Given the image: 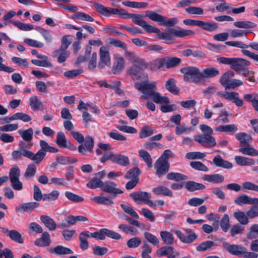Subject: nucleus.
<instances>
[{"instance_id": "obj_1", "label": "nucleus", "mask_w": 258, "mask_h": 258, "mask_svg": "<svg viewBox=\"0 0 258 258\" xmlns=\"http://www.w3.org/2000/svg\"><path fill=\"white\" fill-rule=\"evenodd\" d=\"M135 87L143 93L140 97L141 99L151 98L157 104L169 103V99L167 97L162 96L156 91L157 83L155 81L146 80L136 82L135 84Z\"/></svg>"}, {"instance_id": "obj_2", "label": "nucleus", "mask_w": 258, "mask_h": 258, "mask_svg": "<svg viewBox=\"0 0 258 258\" xmlns=\"http://www.w3.org/2000/svg\"><path fill=\"white\" fill-rule=\"evenodd\" d=\"M113 15H117L124 18H132L134 23L142 27L147 33H158L159 32L158 28L150 25L143 20L142 15L129 14L123 9L115 8H113Z\"/></svg>"}, {"instance_id": "obj_3", "label": "nucleus", "mask_w": 258, "mask_h": 258, "mask_svg": "<svg viewBox=\"0 0 258 258\" xmlns=\"http://www.w3.org/2000/svg\"><path fill=\"white\" fill-rule=\"evenodd\" d=\"M180 72L183 74L185 81L196 84L201 81V74L199 69L192 66H186L180 69Z\"/></svg>"}, {"instance_id": "obj_4", "label": "nucleus", "mask_w": 258, "mask_h": 258, "mask_svg": "<svg viewBox=\"0 0 258 258\" xmlns=\"http://www.w3.org/2000/svg\"><path fill=\"white\" fill-rule=\"evenodd\" d=\"M147 65L144 60L143 64H142L140 63H134L133 66L128 68L127 72L133 80L146 78L148 77V75L146 74H144L143 71L147 68Z\"/></svg>"}, {"instance_id": "obj_5", "label": "nucleus", "mask_w": 258, "mask_h": 258, "mask_svg": "<svg viewBox=\"0 0 258 258\" xmlns=\"http://www.w3.org/2000/svg\"><path fill=\"white\" fill-rule=\"evenodd\" d=\"M130 196L135 202H141L154 209H156V205L150 200L151 195L149 192L142 191H136L130 194Z\"/></svg>"}, {"instance_id": "obj_6", "label": "nucleus", "mask_w": 258, "mask_h": 258, "mask_svg": "<svg viewBox=\"0 0 258 258\" xmlns=\"http://www.w3.org/2000/svg\"><path fill=\"white\" fill-rule=\"evenodd\" d=\"M216 95L231 101L238 107H241L244 104L243 100L240 98L239 93L236 92L219 91L217 92Z\"/></svg>"}, {"instance_id": "obj_7", "label": "nucleus", "mask_w": 258, "mask_h": 258, "mask_svg": "<svg viewBox=\"0 0 258 258\" xmlns=\"http://www.w3.org/2000/svg\"><path fill=\"white\" fill-rule=\"evenodd\" d=\"M183 231L184 233L179 229L174 230V233L182 243L189 244L197 239L198 235L193 230L185 228Z\"/></svg>"}, {"instance_id": "obj_8", "label": "nucleus", "mask_w": 258, "mask_h": 258, "mask_svg": "<svg viewBox=\"0 0 258 258\" xmlns=\"http://www.w3.org/2000/svg\"><path fill=\"white\" fill-rule=\"evenodd\" d=\"M20 170L15 166L10 169L9 172V178L11 186L16 190H21L23 189V183L20 180Z\"/></svg>"}, {"instance_id": "obj_9", "label": "nucleus", "mask_w": 258, "mask_h": 258, "mask_svg": "<svg viewBox=\"0 0 258 258\" xmlns=\"http://www.w3.org/2000/svg\"><path fill=\"white\" fill-rule=\"evenodd\" d=\"M99 60L98 62V68L103 69L105 66L110 67L111 58L109 51V47L107 46H102L99 51Z\"/></svg>"}, {"instance_id": "obj_10", "label": "nucleus", "mask_w": 258, "mask_h": 258, "mask_svg": "<svg viewBox=\"0 0 258 258\" xmlns=\"http://www.w3.org/2000/svg\"><path fill=\"white\" fill-rule=\"evenodd\" d=\"M102 190L110 195V198H115L118 194H121L123 191L116 187V184L114 182L107 181L103 182Z\"/></svg>"}, {"instance_id": "obj_11", "label": "nucleus", "mask_w": 258, "mask_h": 258, "mask_svg": "<svg viewBox=\"0 0 258 258\" xmlns=\"http://www.w3.org/2000/svg\"><path fill=\"white\" fill-rule=\"evenodd\" d=\"M195 140L202 145L207 147H213L216 144L214 137L207 134H203L196 136Z\"/></svg>"}, {"instance_id": "obj_12", "label": "nucleus", "mask_w": 258, "mask_h": 258, "mask_svg": "<svg viewBox=\"0 0 258 258\" xmlns=\"http://www.w3.org/2000/svg\"><path fill=\"white\" fill-rule=\"evenodd\" d=\"M56 144L61 148H64L71 150H75V147L70 141H68L64 134L62 132H59L57 133L55 141Z\"/></svg>"}, {"instance_id": "obj_13", "label": "nucleus", "mask_w": 258, "mask_h": 258, "mask_svg": "<svg viewBox=\"0 0 258 258\" xmlns=\"http://www.w3.org/2000/svg\"><path fill=\"white\" fill-rule=\"evenodd\" d=\"M114 61L112 68L113 74H118L123 70L125 65L124 58L118 54L114 55Z\"/></svg>"}, {"instance_id": "obj_14", "label": "nucleus", "mask_w": 258, "mask_h": 258, "mask_svg": "<svg viewBox=\"0 0 258 258\" xmlns=\"http://www.w3.org/2000/svg\"><path fill=\"white\" fill-rule=\"evenodd\" d=\"M250 64L249 61L238 57H233L230 67L237 73H239L242 68Z\"/></svg>"}, {"instance_id": "obj_15", "label": "nucleus", "mask_w": 258, "mask_h": 258, "mask_svg": "<svg viewBox=\"0 0 258 258\" xmlns=\"http://www.w3.org/2000/svg\"><path fill=\"white\" fill-rule=\"evenodd\" d=\"M234 202L236 204L240 206L245 205H258V198H251L243 194L237 197Z\"/></svg>"}, {"instance_id": "obj_16", "label": "nucleus", "mask_w": 258, "mask_h": 258, "mask_svg": "<svg viewBox=\"0 0 258 258\" xmlns=\"http://www.w3.org/2000/svg\"><path fill=\"white\" fill-rule=\"evenodd\" d=\"M224 248L231 254L237 256H242L244 252L245 247L236 244H229L227 242H224Z\"/></svg>"}, {"instance_id": "obj_17", "label": "nucleus", "mask_w": 258, "mask_h": 258, "mask_svg": "<svg viewBox=\"0 0 258 258\" xmlns=\"http://www.w3.org/2000/svg\"><path fill=\"white\" fill-rule=\"evenodd\" d=\"M39 204L36 202L24 203L19 205L15 208V211L18 213L31 212L38 207Z\"/></svg>"}, {"instance_id": "obj_18", "label": "nucleus", "mask_w": 258, "mask_h": 258, "mask_svg": "<svg viewBox=\"0 0 258 258\" xmlns=\"http://www.w3.org/2000/svg\"><path fill=\"white\" fill-rule=\"evenodd\" d=\"M2 232L17 243L22 244L24 242L21 233L16 230H9L7 228H2Z\"/></svg>"}, {"instance_id": "obj_19", "label": "nucleus", "mask_w": 258, "mask_h": 258, "mask_svg": "<svg viewBox=\"0 0 258 258\" xmlns=\"http://www.w3.org/2000/svg\"><path fill=\"white\" fill-rule=\"evenodd\" d=\"M155 168L156 169V174L158 177H161L168 171L169 164L168 162H162L160 161V160H157L155 163Z\"/></svg>"}, {"instance_id": "obj_20", "label": "nucleus", "mask_w": 258, "mask_h": 258, "mask_svg": "<svg viewBox=\"0 0 258 258\" xmlns=\"http://www.w3.org/2000/svg\"><path fill=\"white\" fill-rule=\"evenodd\" d=\"M213 163L216 167H221L225 169H231L233 167V164L232 163L228 161L224 160L219 155H217L213 158Z\"/></svg>"}, {"instance_id": "obj_21", "label": "nucleus", "mask_w": 258, "mask_h": 258, "mask_svg": "<svg viewBox=\"0 0 258 258\" xmlns=\"http://www.w3.org/2000/svg\"><path fill=\"white\" fill-rule=\"evenodd\" d=\"M49 251L55 255H66L73 254L74 252L71 249L62 245H57L49 248Z\"/></svg>"}, {"instance_id": "obj_22", "label": "nucleus", "mask_w": 258, "mask_h": 258, "mask_svg": "<svg viewBox=\"0 0 258 258\" xmlns=\"http://www.w3.org/2000/svg\"><path fill=\"white\" fill-rule=\"evenodd\" d=\"M169 31L174 36L180 38H183L195 35V32L191 30L170 29Z\"/></svg>"}, {"instance_id": "obj_23", "label": "nucleus", "mask_w": 258, "mask_h": 258, "mask_svg": "<svg viewBox=\"0 0 258 258\" xmlns=\"http://www.w3.org/2000/svg\"><path fill=\"white\" fill-rule=\"evenodd\" d=\"M203 180L214 183H220L224 181V177L220 174H205Z\"/></svg>"}, {"instance_id": "obj_24", "label": "nucleus", "mask_w": 258, "mask_h": 258, "mask_svg": "<svg viewBox=\"0 0 258 258\" xmlns=\"http://www.w3.org/2000/svg\"><path fill=\"white\" fill-rule=\"evenodd\" d=\"M45 156V154H44L43 152L40 151L39 150L35 154L28 150L27 158L31 160L34 161L35 164L38 165L41 163Z\"/></svg>"}, {"instance_id": "obj_25", "label": "nucleus", "mask_w": 258, "mask_h": 258, "mask_svg": "<svg viewBox=\"0 0 258 258\" xmlns=\"http://www.w3.org/2000/svg\"><path fill=\"white\" fill-rule=\"evenodd\" d=\"M234 161L238 165L240 166H251L255 163V161L253 159L241 156H235Z\"/></svg>"}, {"instance_id": "obj_26", "label": "nucleus", "mask_w": 258, "mask_h": 258, "mask_svg": "<svg viewBox=\"0 0 258 258\" xmlns=\"http://www.w3.org/2000/svg\"><path fill=\"white\" fill-rule=\"evenodd\" d=\"M49 234L47 232L42 233L40 238H37L35 241V244L38 246L45 247L50 243Z\"/></svg>"}, {"instance_id": "obj_27", "label": "nucleus", "mask_w": 258, "mask_h": 258, "mask_svg": "<svg viewBox=\"0 0 258 258\" xmlns=\"http://www.w3.org/2000/svg\"><path fill=\"white\" fill-rule=\"evenodd\" d=\"M94 7L100 15L105 17H109L113 15V8H112L105 7L98 3L95 4Z\"/></svg>"}, {"instance_id": "obj_28", "label": "nucleus", "mask_w": 258, "mask_h": 258, "mask_svg": "<svg viewBox=\"0 0 258 258\" xmlns=\"http://www.w3.org/2000/svg\"><path fill=\"white\" fill-rule=\"evenodd\" d=\"M219 73V71L216 68L213 67L206 68L201 72V81L205 78H214L218 76Z\"/></svg>"}, {"instance_id": "obj_29", "label": "nucleus", "mask_w": 258, "mask_h": 258, "mask_svg": "<svg viewBox=\"0 0 258 258\" xmlns=\"http://www.w3.org/2000/svg\"><path fill=\"white\" fill-rule=\"evenodd\" d=\"M198 26L203 30L209 32L216 30L218 28V24L216 23L213 22H205L201 20H199Z\"/></svg>"}, {"instance_id": "obj_30", "label": "nucleus", "mask_w": 258, "mask_h": 258, "mask_svg": "<svg viewBox=\"0 0 258 258\" xmlns=\"http://www.w3.org/2000/svg\"><path fill=\"white\" fill-rule=\"evenodd\" d=\"M143 17H148L151 20L159 23L160 25H161L162 22L164 20V16L161 15L154 11H147L145 15H142Z\"/></svg>"}, {"instance_id": "obj_31", "label": "nucleus", "mask_w": 258, "mask_h": 258, "mask_svg": "<svg viewBox=\"0 0 258 258\" xmlns=\"http://www.w3.org/2000/svg\"><path fill=\"white\" fill-rule=\"evenodd\" d=\"M40 220L50 231H54L56 229V223L50 217L46 215H42L40 217Z\"/></svg>"}, {"instance_id": "obj_32", "label": "nucleus", "mask_w": 258, "mask_h": 258, "mask_svg": "<svg viewBox=\"0 0 258 258\" xmlns=\"http://www.w3.org/2000/svg\"><path fill=\"white\" fill-rule=\"evenodd\" d=\"M71 37V36L65 35L62 37L61 39V44L59 49L56 50L53 52L52 56L55 57L58 55L59 51L66 50L69 45L71 44V41L69 40V38Z\"/></svg>"}, {"instance_id": "obj_33", "label": "nucleus", "mask_w": 258, "mask_h": 258, "mask_svg": "<svg viewBox=\"0 0 258 258\" xmlns=\"http://www.w3.org/2000/svg\"><path fill=\"white\" fill-rule=\"evenodd\" d=\"M235 138L240 142V147L248 144L252 141L251 136L245 133H239L236 134Z\"/></svg>"}, {"instance_id": "obj_34", "label": "nucleus", "mask_w": 258, "mask_h": 258, "mask_svg": "<svg viewBox=\"0 0 258 258\" xmlns=\"http://www.w3.org/2000/svg\"><path fill=\"white\" fill-rule=\"evenodd\" d=\"M185 187L189 191H194L204 189L206 188V186L202 183H197L193 181H188L185 182Z\"/></svg>"}, {"instance_id": "obj_35", "label": "nucleus", "mask_w": 258, "mask_h": 258, "mask_svg": "<svg viewBox=\"0 0 258 258\" xmlns=\"http://www.w3.org/2000/svg\"><path fill=\"white\" fill-rule=\"evenodd\" d=\"M90 232L88 231H85L81 232L79 235V240L80 241V246L83 250H86L88 248V242L87 239L90 236Z\"/></svg>"}, {"instance_id": "obj_36", "label": "nucleus", "mask_w": 258, "mask_h": 258, "mask_svg": "<svg viewBox=\"0 0 258 258\" xmlns=\"http://www.w3.org/2000/svg\"><path fill=\"white\" fill-rule=\"evenodd\" d=\"M234 76V73L232 72L228 71L225 72L220 78L219 82L225 89H227L229 83L231 80L230 79Z\"/></svg>"}, {"instance_id": "obj_37", "label": "nucleus", "mask_w": 258, "mask_h": 258, "mask_svg": "<svg viewBox=\"0 0 258 258\" xmlns=\"http://www.w3.org/2000/svg\"><path fill=\"white\" fill-rule=\"evenodd\" d=\"M160 235L164 244L167 245L173 244L174 238L172 233L167 231H161Z\"/></svg>"}, {"instance_id": "obj_38", "label": "nucleus", "mask_w": 258, "mask_h": 258, "mask_svg": "<svg viewBox=\"0 0 258 258\" xmlns=\"http://www.w3.org/2000/svg\"><path fill=\"white\" fill-rule=\"evenodd\" d=\"M113 163L122 166H127L130 161L127 156L120 154H115Z\"/></svg>"}, {"instance_id": "obj_39", "label": "nucleus", "mask_w": 258, "mask_h": 258, "mask_svg": "<svg viewBox=\"0 0 258 258\" xmlns=\"http://www.w3.org/2000/svg\"><path fill=\"white\" fill-rule=\"evenodd\" d=\"M152 191L156 195H162L170 197L173 195L172 191L169 188L162 185L153 188Z\"/></svg>"}, {"instance_id": "obj_40", "label": "nucleus", "mask_w": 258, "mask_h": 258, "mask_svg": "<svg viewBox=\"0 0 258 258\" xmlns=\"http://www.w3.org/2000/svg\"><path fill=\"white\" fill-rule=\"evenodd\" d=\"M19 134L25 141H32L33 139V130L30 127L27 130H19L18 131Z\"/></svg>"}, {"instance_id": "obj_41", "label": "nucleus", "mask_w": 258, "mask_h": 258, "mask_svg": "<svg viewBox=\"0 0 258 258\" xmlns=\"http://www.w3.org/2000/svg\"><path fill=\"white\" fill-rule=\"evenodd\" d=\"M40 146V151L43 152L44 154H46L47 152L50 153H56L58 152V149L53 147H51L45 141L41 140L39 141Z\"/></svg>"}, {"instance_id": "obj_42", "label": "nucleus", "mask_w": 258, "mask_h": 258, "mask_svg": "<svg viewBox=\"0 0 258 258\" xmlns=\"http://www.w3.org/2000/svg\"><path fill=\"white\" fill-rule=\"evenodd\" d=\"M175 83L176 81L173 78L169 79L166 82V89L174 95L177 94L179 92V89L176 87Z\"/></svg>"}, {"instance_id": "obj_43", "label": "nucleus", "mask_w": 258, "mask_h": 258, "mask_svg": "<svg viewBox=\"0 0 258 258\" xmlns=\"http://www.w3.org/2000/svg\"><path fill=\"white\" fill-rule=\"evenodd\" d=\"M238 151L242 154L251 156H257L258 150L250 146L240 147Z\"/></svg>"}, {"instance_id": "obj_44", "label": "nucleus", "mask_w": 258, "mask_h": 258, "mask_svg": "<svg viewBox=\"0 0 258 258\" xmlns=\"http://www.w3.org/2000/svg\"><path fill=\"white\" fill-rule=\"evenodd\" d=\"M139 155L148 165V167H152L153 161L150 154L146 150L142 149L139 151Z\"/></svg>"}, {"instance_id": "obj_45", "label": "nucleus", "mask_w": 258, "mask_h": 258, "mask_svg": "<svg viewBox=\"0 0 258 258\" xmlns=\"http://www.w3.org/2000/svg\"><path fill=\"white\" fill-rule=\"evenodd\" d=\"M91 200L97 204L105 205H111L114 203L110 197L104 196H96L91 198Z\"/></svg>"}, {"instance_id": "obj_46", "label": "nucleus", "mask_w": 258, "mask_h": 258, "mask_svg": "<svg viewBox=\"0 0 258 258\" xmlns=\"http://www.w3.org/2000/svg\"><path fill=\"white\" fill-rule=\"evenodd\" d=\"M35 30L41 34L47 43L52 42L53 37L51 33L48 30L39 26L36 27Z\"/></svg>"}, {"instance_id": "obj_47", "label": "nucleus", "mask_w": 258, "mask_h": 258, "mask_svg": "<svg viewBox=\"0 0 258 258\" xmlns=\"http://www.w3.org/2000/svg\"><path fill=\"white\" fill-rule=\"evenodd\" d=\"M167 178L169 180L179 181L187 179L188 176L180 173L171 172L167 174Z\"/></svg>"}, {"instance_id": "obj_48", "label": "nucleus", "mask_w": 258, "mask_h": 258, "mask_svg": "<svg viewBox=\"0 0 258 258\" xmlns=\"http://www.w3.org/2000/svg\"><path fill=\"white\" fill-rule=\"evenodd\" d=\"M106 42L110 45L121 48L123 50H125L127 49L126 44L118 39L110 38H108Z\"/></svg>"}, {"instance_id": "obj_49", "label": "nucleus", "mask_w": 258, "mask_h": 258, "mask_svg": "<svg viewBox=\"0 0 258 258\" xmlns=\"http://www.w3.org/2000/svg\"><path fill=\"white\" fill-rule=\"evenodd\" d=\"M164 58H157L151 61L149 64V68L153 71H156L164 66Z\"/></svg>"}, {"instance_id": "obj_50", "label": "nucleus", "mask_w": 258, "mask_h": 258, "mask_svg": "<svg viewBox=\"0 0 258 258\" xmlns=\"http://www.w3.org/2000/svg\"><path fill=\"white\" fill-rule=\"evenodd\" d=\"M141 174V171L138 167H134L129 170L124 175L126 179H139V176Z\"/></svg>"}, {"instance_id": "obj_51", "label": "nucleus", "mask_w": 258, "mask_h": 258, "mask_svg": "<svg viewBox=\"0 0 258 258\" xmlns=\"http://www.w3.org/2000/svg\"><path fill=\"white\" fill-rule=\"evenodd\" d=\"M164 58V66L166 67V68L169 69L171 68H173L178 65L181 61L180 58L177 57H172L166 59Z\"/></svg>"}, {"instance_id": "obj_52", "label": "nucleus", "mask_w": 258, "mask_h": 258, "mask_svg": "<svg viewBox=\"0 0 258 258\" xmlns=\"http://www.w3.org/2000/svg\"><path fill=\"white\" fill-rule=\"evenodd\" d=\"M124 51V55L126 58L128 59L131 62L133 63H140L141 64H143L144 60L139 58L136 56L134 53L131 51H127V49Z\"/></svg>"}, {"instance_id": "obj_53", "label": "nucleus", "mask_w": 258, "mask_h": 258, "mask_svg": "<svg viewBox=\"0 0 258 258\" xmlns=\"http://www.w3.org/2000/svg\"><path fill=\"white\" fill-rule=\"evenodd\" d=\"M236 27L239 28L250 29L255 27L256 25L251 22L246 21H236L234 23Z\"/></svg>"}, {"instance_id": "obj_54", "label": "nucleus", "mask_w": 258, "mask_h": 258, "mask_svg": "<svg viewBox=\"0 0 258 258\" xmlns=\"http://www.w3.org/2000/svg\"><path fill=\"white\" fill-rule=\"evenodd\" d=\"M215 130L221 132H235L237 131V127L235 124H230L219 126Z\"/></svg>"}, {"instance_id": "obj_55", "label": "nucleus", "mask_w": 258, "mask_h": 258, "mask_svg": "<svg viewBox=\"0 0 258 258\" xmlns=\"http://www.w3.org/2000/svg\"><path fill=\"white\" fill-rule=\"evenodd\" d=\"M234 216L242 225H246L248 223V217L243 212H235Z\"/></svg>"}, {"instance_id": "obj_56", "label": "nucleus", "mask_w": 258, "mask_h": 258, "mask_svg": "<svg viewBox=\"0 0 258 258\" xmlns=\"http://www.w3.org/2000/svg\"><path fill=\"white\" fill-rule=\"evenodd\" d=\"M66 197L73 203H81L84 201V198L71 191H67L64 193Z\"/></svg>"}, {"instance_id": "obj_57", "label": "nucleus", "mask_w": 258, "mask_h": 258, "mask_svg": "<svg viewBox=\"0 0 258 258\" xmlns=\"http://www.w3.org/2000/svg\"><path fill=\"white\" fill-rule=\"evenodd\" d=\"M229 113L226 110H221L219 116L215 119L217 123H228L229 121L228 118Z\"/></svg>"}, {"instance_id": "obj_58", "label": "nucleus", "mask_w": 258, "mask_h": 258, "mask_svg": "<svg viewBox=\"0 0 258 258\" xmlns=\"http://www.w3.org/2000/svg\"><path fill=\"white\" fill-rule=\"evenodd\" d=\"M73 18L84 21H94V19L91 16L83 12H79L75 14L73 16Z\"/></svg>"}, {"instance_id": "obj_59", "label": "nucleus", "mask_w": 258, "mask_h": 258, "mask_svg": "<svg viewBox=\"0 0 258 258\" xmlns=\"http://www.w3.org/2000/svg\"><path fill=\"white\" fill-rule=\"evenodd\" d=\"M206 154L200 152H188L186 154L185 158L188 160L202 159L205 158Z\"/></svg>"}, {"instance_id": "obj_60", "label": "nucleus", "mask_w": 258, "mask_h": 258, "mask_svg": "<svg viewBox=\"0 0 258 258\" xmlns=\"http://www.w3.org/2000/svg\"><path fill=\"white\" fill-rule=\"evenodd\" d=\"M28 150H21L19 148L17 150H15L12 152V156L14 159L19 160L21 159L22 156L28 158Z\"/></svg>"}, {"instance_id": "obj_61", "label": "nucleus", "mask_w": 258, "mask_h": 258, "mask_svg": "<svg viewBox=\"0 0 258 258\" xmlns=\"http://www.w3.org/2000/svg\"><path fill=\"white\" fill-rule=\"evenodd\" d=\"M29 102L31 108L34 110H38L41 106V102L36 95L31 96L29 98Z\"/></svg>"}, {"instance_id": "obj_62", "label": "nucleus", "mask_w": 258, "mask_h": 258, "mask_svg": "<svg viewBox=\"0 0 258 258\" xmlns=\"http://www.w3.org/2000/svg\"><path fill=\"white\" fill-rule=\"evenodd\" d=\"M31 62L33 64L39 67L51 68L53 66L49 59H47L42 60L32 59Z\"/></svg>"}, {"instance_id": "obj_63", "label": "nucleus", "mask_w": 258, "mask_h": 258, "mask_svg": "<svg viewBox=\"0 0 258 258\" xmlns=\"http://www.w3.org/2000/svg\"><path fill=\"white\" fill-rule=\"evenodd\" d=\"M154 133L153 130L150 126L146 125L143 127L139 133L140 138H147L151 136Z\"/></svg>"}, {"instance_id": "obj_64", "label": "nucleus", "mask_w": 258, "mask_h": 258, "mask_svg": "<svg viewBox=\"0 0 258 258\" xmlns=\"http://www.w3.org/2000/svg\"><path fill=\"white\" fill-rule=\"evenodd\" d=\"M258 236V224L252 225L249 229V231L247 234L248 239H251Z\"/></svg>"}]
</instances>
